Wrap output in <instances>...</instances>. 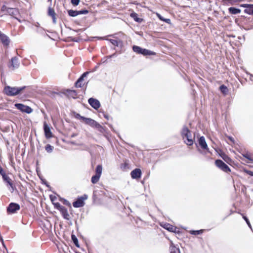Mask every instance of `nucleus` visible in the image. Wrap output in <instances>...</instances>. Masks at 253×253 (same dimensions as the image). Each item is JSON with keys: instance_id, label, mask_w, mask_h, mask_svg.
<instances>
[{"instance_id": "f257e3e1", "label": "nucleus", "mask_w": 253, "mask_h": 253, "mask_svg": "<svg viewBox=\"0 0 253 253\" xmlns=\"http://www.w3.org/2000/svg\"><path fill=\"white\" fill-rule=\"evenodd\" d=\"M181 135L185 144L191 146L193 144L194 136L192 135L191 131L186 126H184L181 131Z\"/></svg>"}, {"instance_id": "f03ea898", "label": "nucleus", "mask_w": 253, "mask_h": 253, "mask_svg": "<svg viewBox=\"0 0 253 253\" xmlns=\"http://www.w3.org/2000/svg\"><path fill=\"white\" fill-rule=\"evenodd\" d=\"M26 88V86H23L21 87H12L9 85H6L4 87L3 93L8 96H14L18 95Z\"/></svg>"}, {"instance_id": "7ed1b4c3", "label": "nucleus", "mask_w": 253, "mask_h": 253, "mask_svg": "<svg viewBox=\"0 0 253 253\" xmlns=\"http://www.w3.org/2000/svg\"><path fill=\"white\" fill-rule=\"evenodd\" d=\"M83 121L91 127L96 128L101 133H103L105 131L104 128L101 125L91 118L84 117Z\"/></svg>"}, {"instance_id": "20e7f679", "label": "nucleus", "mask_w": 253, "mask_h": 253, "mask_svg": "<svg viewBox=\"0 0 253 253\" xmlns=\"http://www.w3.org/2000/svg\"><path fill=\"white\" fill-rule=\"evenodd\" d=\"M83 121L91 127L96 128L101 133H103L105 131L104 128L101 125L91 118L84 117Z\"/></svg>"}, {"instance_id": "39448f33", "label": "nucleus", "mask_w": 253, "mask_h": 253, "mask_svg": "<svg viewBox=\"0 0 253 253\" xmlns=\"http://www.w3.org/2000/svg\"><path fill=\"white\" fill-rule=\"evenodd\" d=\"M133 51L137 54H142L143 55H155L156 53L145 48H142L137 45L132 46Z\"/></svg>"}, {"instance_id": "423d86ee", "label": "nucleus", "mask_w": 253, "mask_h": 253, "mask_svg": "<svg viewBox=\"0 0 253 253\" xmlns=\"http://www.w3.org/2000/svg\"><path fill=\"white\" fill-rule=\"evenodd\" d=\"M102 171V167L100 165L97 166L95 169V174L91 177V182L93 184L96 183L99 180Z\"/></svg>"}, {"instance_id": "0eeeda50", "label": "nucleus", "mask_w": 253, "mask_h": 253, "mask_svg": "<svg viewBox=\"0 0 253 253\" xmlns=\"http://www.w3.org/2000/svg\"><path fill=\"white\" fill-rule=\"evenodd\" d=\"M215 164L216 167L224 172H228L231 171L230 168L221 160H216Z\"/></svg>"}, {"instance_id": "6e6552de", "label": "nucleus", "mask_w": 253, "mask_h": 253, "mask_svg": "<svg viewBox=\"0 0 253 253\" xmlns=\"http://www.w3.org/2000/svg\"><path fill=\"white\" fill-rule=\"evenodd\" d=\"M15 107L22 112L30 114L32 112L33 109L29 106L25 105L21 103L15 104Z\"/></svg>"}, {"instance_id": "1a4fd4ad", "label": "nucleus", "mask_w": 253, "mask_h": 253, "mask_svg": "<svg viewBox=\"0 0 253 253\" xmlns=\"http://www.w3.org/2000/svg\"><path fill=\"white\" fill-rule=\"evenodd\" d=\"M20 209V205L17 203H11L7 207V212L9 213H15Z\"/></svg>"}, {"instance_id": "9d476101", "label": "nucleus", "mask_w": 253, "mask_h": 253, "mask_svg": "<svg viewBox=\"0 0 253 253\" xmlns=\"http://www.w3.org/2000/svg\"><path fill=\"white\" fill-rule=\"evenodd\" d=\"M87 198V196L84 195V196L78 198L77 200L73 203V206L75 208H80L84 206V200Z\"/></svg>"}, {"instance_id": "9b49d317", "label": "nucleus", "mask_w": 253, "mask_h": 253, "mask_svg": "<svg viewBox=\"0 0 253 253\" xmlns=\"http://www.w3.org/2000/svg\"><path fill=\"white\" fill-rule=\"evenodd\" d=\"M88 102L89 105L95 110H97L100 107V103L96 99L90 98L88 100Z\"/></svg>"}, {"instance_id": "f8f14e48", "label": "nucleus", "mask_w": 253, "mask_h": 253, "mask_svg": "<svg viewBox=\"0 0 253 253\" xmlns=\"http://www.w3.org/2000/svg\"><path fill=\"white\" fill-rule=\"evenodd\" d=\"M43 130L45 134V136L46 138H50L52 137V133L51 131L49 126L46 122L43 124Z\"/></svg>"}, {"instance_id": "ddd939ff", "label": "nucleus", "mask_w": 253, "mask_h": 253, "mask_svg": "<svg viewBox=\"0 0 253 253\" xmlns=\"http://www.w3.org/2000/svg\"><path fill=\"white\" fill-rule=\"evenodd\" d=\"M0 41L3 45L7 46L10 43L9 38L0 31Z\"/></svg>"}, {"instance_id": "4468645a", "label": "nucleus", "mask_w": 253, "mask_h": 253, "mask_svg": "<svg viewBox=\"0 0 253 253\" xmlns=\"http://www.w3.org/2000/svg\"><path fill=\"white\" fill-rule=\"evenodd\" d=\"M19 66V62L18 59L17 57H12L11 59V64L9 68H11L12 70L17 69Z\"/></svg>"}, {"instance_id": "2eb2a0df", "label": "nucleus", "mask_w": 253, "mask_h": 253, "mask_svg": "<svg viewBox=\"0 0 253 253\" xmlns=\"http://www.w3.org/2000/svg\"><path fill=\"white\" fill-rule=\"evenodd\" d=\"M141 170L139 169H135L130 173L131 176L133 179H137L140 178L141 176Z\"/></svg>"}, {"instance_id": "dca6fc26", "label": "nucleus", "mask_w": 253, "mask_h": 253, "mask_svg": "<svg viewBox=\"0 0 253 253\" xmlns=\"http://www.w3.org/2000/svg\"><path fill=\"white\" fill-rule=\"evenodd\" d=\"M199 144L203 149L207 150L208 152H209L207 144L204 136H201L200 137L199 139Z\"/></svg>"}, {"instance_id": "f3484780", "label": "nucleus", "mask_w": 253, "mask_h": 253, "mask_svg": "<svg viewBox=\"0 0 253 253\" xmlns=\"http://www.w3.org/2000/svg\"><path fill=\"white\" fill-rule=\"evenodd\" d=\"M7 13L18 20V18L16 17V16L18 15L19 13L18 9L15 8H10L9 9H8ZM18 21L20 22V20L19 19Z\"/></svg>"}, {"instance_id": "a211bd4d", "label": "nucleus", "mask_w": 253, "mask_h": 253, "mask_svg": "<svg viewBox=\"0 0 253 253\" xmlns=\"http://www.w3.org/2000/svg\"><path fill=\"white\" fill-rule=\"evenodd\" d=\"M64 94L68 97L76 98L77 95V92L74 90L67 89L64 92Z\"/></svg>"}, {"instance_id": "6ab92c4d", "label": "nucleus", "mask_w": 253, "mask_h": 253, "mask_svg": "<svg viewBox=\"0 0 253 253\" xmlns=\"http://www.w3.org/2000/svg\"><path fill=\"white\" fill-rule=\"evenodd\" d=\"M3 180L8 184L12 188V191L14 190V186L11 179L5 173H3L2 175Z\"/></svg>"}, {"instance_id": "aec40b11", "label": "nucleus", "mask_w": 253, "mask_h": 253, "mask_svg": "<svg viewBox=\"0 0 253 253\" xmlns=\"http://www.w3.org/2000/svg\"><path fill=\"white\" fill-rule=\"evenodd\" d=\"M59 211L61 213L62 215L63 216L64 219L69 220L70 215L68 213L67 209L65 207L63 206Z\"/></svg>"}, {"instance_id": "412c9836", "label": "nucleus", "mask_w": 253, "mask_h": 253, "mask_svg": "<svg viewBox=\"0 0 253 253\" xmlns=\"http://www.w3.org/2000/svg\"><path fill=\"white\" fill-rule=\"evenodd\" d=\"M163 227L167 229V230L169 231H170V232H175V229H176V227L169 224V223H165L164 224V225L163 226Z\"/></svg>"}, {"instance_id": "4be33fe9", "label": "nucleus", "mask_w": 253, "mask_h": 253, "mask_svg": "<svg viewBox=\"0 0 253 253\" xmlns=\"http://www.w3.org/2000/svg\"><path fill=\"white\" fill-rule=\"evenodd\" d=\"M169 249L170 253H180L179 249L176 247L172 242L171 243Z\"/></svg>"}, {"instance_id": "5701e85b", "label": "nucleus", "mask_w": 253, "mask_h": 253, "mask_svg": "<svg viewBox=\"0 0 253 253\" xmlns=\"http://www.w3.org/2000/svg\"><path fill=\"white\" fill-rule=\"evenodd\" d=\"M229 12L232 14H236L241 12V10L239 8L231 7L228 9Z\"/></svg>"}, {"instance_id": "b1692460", "label": "nucleus", "mask_w": 253, "mask_h": 253, "mask_svg": "<svg viewBox=\"0 0 253 253\" xmlns=\"http://www.w3.org/2000/svg\"><path fill=\"white\" fill-rule=\"evenodd\" d=\"M130 16L132 17L136 22L140 23L142 21V19L138 18V15L135 12H132L130 14Z\"/></svg>"}, {"instance_id": "393cba45", "label": "nucleus", "mask_w": 253, "mask_h": 253, "mask_svg": "<svg viewBox=\"0 0 253 253\" xmlns=\"http://www.w3.org/2000/svg\"><path fill=\"white\" fill-rule=\"evenodd\" d=\"M253 4H249V5L244 10V12L248 14L253 15Z\"/></svg>"}, {"instance_id": "a878e982", "label": "nucleus", "mask_w": 253, "mask_h": 253, "mask_svg": "<svg viewBox=\"0 0 253 253\" xmlns=\"http://www.w3.org/2000/svg\"><path fill=\"white\" fill-rule=\"evenodd\" d=\"M68 13L71 17H75L78 15V11L70 9L68 10Z\"/></svg>"}, {"instance_id": "bb28decb", "label": "nucleus", "mask_w": 253, "mask_h": 253, "mask_svg": "<svg viewBox=\"0 0 253 253\" xmlns=\"http://www.w3.org/2000/svg\"><path fill=\"white\" fill-rule=\"evenodd\" d=\"M84 78H83V77L81 76L75 83V86L76 87H82V84H81V82H82Z\"/></svg>"}, {"instance_id": "cd10ccee", "label": "nucleus", "mask_w": 253, "mask_h": 253, "mask_svg": "<svg viewBox=\"0 0 253 253\" xmlns=\"http://www.w3.org/2000/svg\"><path fill=\"white\" fill-rule=\"evenodd\" d=\"M71 239H72V240L74 244L75 245V246L77 247H79V244L78 240L77 238L76 237V236L74 234H72Z\"/></svg>"}, {"instance_id": "c85d7f7f", "label": "nucleus", "mask_w": 253, "mask_h": 253, "mask_svg": "<svg viewBox=\"0 0 253 253\" xmlns=\"http://www.w3.org/2000/svg\"><path fill=\"white\" fill-rule=\"evenodd\" d=\"M48 15L51 17H53L56 15L54 10L50 7H49L48 8Z\"/></svg>"}, {"instance_id": "c756f323", "label": "nucleus", "mask_w": 253, "mask_h": 253, "mask_svg": "<svg viewBox=\"0 0 253 253\" xmlns=\"http://www.w3.org/2000/svg\"><path fill=\"white\" fill-rule=\"evenodd\" d=\"M203 230H191L190 231V233L192 235H197L203 233Z\"/></svg>"}, {"instance_id": "7c9ffc66", "label": "nucleus", "mask_w": 253, "mask_h": 253, "mask_svg": "<svg viewBox=\"0 0 253 253\" xmlns=\"http://www.w3.org/2000/svg\"><path fill=\"white\" fill-rule=\"evenodd\" d=\"M242 155L244 158L247 159L251 163H253V159L251 157V156L249 153H246L243 154Z\"/></svg>"}, {"instance_id": "2f4dec72", "label": "nucleus", "mask_w": 253, "mask_h": 253, "mask_svg": "<svg viewBox=\"0 0 253 253\" xmlns=\"http://www.w3.org/2000/svg\"><path fill=\"white\" fill-rule=\"evenodd\" d=\"M45 150L48 153H51L53 149V147L50 144H47L45 147Z\"/></svg>"}, {"instance_id": "473e14b6", "label": "nucleus", "mask_w": 253, "mask_h": 253, "mask_svg": "<svg viewBox=\"0 0 253 253\" xmlns=\"http://www.w3.org/2000/svg\"><path fill=\"white\" fill-rule=\"evenodd\" d=\"M109 41L110 42L113 44L114 45H115L116 46H118L119 45V43L122 42L121 41L118 42L117 40H113V39H109Z\"/></svg>"}, {"instance_id": "72a5a7b5", "label": "nucleus", "mask_w": 253, "mask_h": 253, "mask_svg": "<svg viewBox=\"0 0 253 253\" xmlns=\"http://www.w3.org/2000/svg\"><path fill=\"white\" fill-rule=\"evenodd\" d=\"M220 89L221 91L224 94L226 93L228 91L227 87L224 84H222L220 86Z\"/></svg>"}, {"instance_id": "f704fd0d", "label": "nucleus", "mask_w": 253, "mask_h": 253, "mask_svg": "<svg viewBox=\"0 0 253 253\" xmlns=\"http://www.w3.org/2000/svg\"><path fill=\"white\" fill-rule=\"evenodd\" d=\"M60 201L63 202V204H64V205H65L66 206L71 207V204L67 200H66V199H65L64 198H60Z\"/></svg>"}, {"instance_id": "c9c22d12", "label": "nucleus", "mask_w": 253, "mask_h": 253, "mask_svg": "<svg viewBox=\"0 0 253 253\" xmlns=\"http://www.w3.org/2000/svg\"><path fill=\"white\" fill-rule=\"evenodd\" d=\"M53 204L54 205V208L60 211L61 208L63 207V206H61L59 203H53Z\"/></svg>"}, {"instance_id": "e433bc0d", "label": "nucleus", "mask_w": 253, "mask_h": 253, "mask_svg": "<svg viewBox=\"0 0 253 253\" xmlns=\"http://www.w3.org/2000/svg\"><path fill=\"white\" fill-rule=\"evenodd\" d=\"M89 12L88 10L86 9H83L81 10L78 11V15L80 14H86Z\"/></svg>"}, {"instance_id": "4c0bfd02", "label": "nucleus", "mask_w": 253, "mask_h": 253, "mask_svg": "<svg viewBox=\"0 0 253 253\" xmlns=\"http://www.w3.org/2000/svg\"><path fill=\"white\" fill-rule=\"evenodd\" d=\"M243 218L246 221V222L247 224H248V225L249 226V227L252 229L251 224L248 218L246 216H244V215H243Z\"/></svg>"}, {"instance_id": "58836bf2", "label": "nucleus", "mask_w": 253, "mask_h": 253, "mask_svg": "<svg viewBox=\"0 0 253 253\" xmlns=\"http://www.w3.org/2000/svg\"><path fill=\"white\" fill-rule=\"evenodd\" d=\"M75 118H77V119H80L81 120H83L84 117H83V116H82L80 115V114H78V113H76L75 115Z\"/></svg>"}, {"instance_id": "ea45409f", "label": "nucleus", "mask_w": 253, "mask_h": 253, "mask_svg": "<svg viewBox=\"0 0 253 253\" xmlns=\"http://www.w3.org/2000/svg\"><path fill=\"white\" fill-rule=\"evenodd\" d=\"M49 198L52 203H54V201L57 200V197L54 195H50Z\"/></svg>"}, {"instance_id": "a19ab883", "label": "nucleus", "mask_w": 253, "mask_h": 253, "mask_svg": "<svg viewBox=\"0 0 253 253\" xmlns=\"http://www.w3.org/2000/svg\"><path fill=\"white\" fill-rule=\"evenodd\" d=\"M80 0H71V3L73 5L77 6L79 4Z\"/></svg>"}, {"instance_id": "79ce46f5", "label": "nucleus", "mask_w": 253, "mask_h": 253, "mask_svg": "<svg viewBox=\"0 0 253 253\" xmlns=\"http://www.w3.org/2000/svg\"><path fill=\"white\" fill-rule=\"evenodd\" d=\"M10 7H7L5 5H3L1 8V10L2 11H6L7 13L8 12V9H9Z\"/></svg>"}, {"instance_id": "37998d69", "label": "nucleus", "mask_w": 253, "mask_h": 253, "mask_svg": "<svg viewBox=\"0 0 253 253\" xmlns=\"http://www.w3.org/2000/svg\"><path fill=\"white\" fill-rule=\"evenodd\" d=\"M243 0H228L231 4H233L235 3L242 1Z\"/></svg>"}, {"instance_id": "c03bdc74", "label": "nucleus", "mask_w": 253, "mask_h": 253, "mask_svg": "<svg viewBox=\"0 0 253 253\" xmlns=\"http://www.w3.org/2000/svg\"><path fill=\"white\" fill-rule=\"evenodd\" d=\"M245 171L246 173H247L249 175L253 176V171H252L251 170H245Z\"/></svg>"}, {"instance_id": "a18cd8bd", "label": "nucleus", "mask_w": 253, "mask_h": 253, "mask_svg": "<svg viewBox=\"0 0 253 253\" xmlns=\"http://www.w3.org/2000/svg\"><path fill=\"white\" fill-rule=\"evenodd\" d=\"M158 15H159V17L160 19H161V20H162L163 21H166V22H167L168 23L170 22V19H162V18L160 16V15L159 14Z\"/></svg>"}, {"instance_id": "49530a36", "label": "nucleus", "mask_w": 253, "mask_h": 253, "mask_svg": "<svg viewBox=\"0 0 253 253\" xmlns=\"http://www.w3.org/2000/svg\"><path fill=\"white\" fill-rule=\"evenodd\" d=\"M88 74V72H85L82 75L81 77H83V78L84 79V78Z\"/></svg>"}, {"instance_id": "de8ad7c7", "label": "nucleus", "mask_w": 253, "mask_h": 253, "mask_svg": "<svg viewBox=\"0 0 253 253\" xmlns=\"http://www.w3.org/2000/svg\"><path fill=\"white\" fill-rule=\"evenodd\" d=\"M126 165H127V164L126 163L122 164L121 166V168L122 169H125Z\"/></svg>"}, {"instance_id": "09e8293b", "label": "nucleus", "mask_w": 253, "mask_h": 253, "mask_svg": "<svg viewBox=\"0 0 253 253\" xmlns=\"http://www.w3.org/2000/svg\"><path fill=\"white\" fill-rule=\"evenodd\" d=\"M250 4H242L240 5V6L245 7L247 8V7Z\"/></svg>"}, {"instance_id": "8fccbe9b", "label": "nucleus", "mask_w": 253, "mask_h": 253, "mask_svg": "<svg viewBox=\"0 0 253 253\" xmlns=\"http://www.w3.org/2000/svg\"><path fill=\"white\" fill-rule=\"evenodd\" d=\"M52 18V21H53V22L54 23H56V17H55V15L53 17H51Z\"/></svg>"}, {"instance_id": "3c124183", "label": "nucleus", "mask_w": 253, "mask_h": 253, "mask_svg": "<svg viewBox=\"0 0 253 253\" xmlns=\"http://www.w3.org/2000/svg\"><path fill=\"white\" fill-rule=\"evenodd\" d=\"M104 117L105 118H106V119L108 120L109 119V116L108 115H106V114H104Z\"/></svg>"}, {"instance_id": "603ef678", "label": "nucleus", "mask_w": 253, "mask_h": 253, "mask_svg": "<svg viewBox=\"0 0 253 253\" xmlns=\"http://www.w3.org/2000/svg\"><path fill=\"white\" fill-rule=\"evenodd\" d=\"M116 53H114V54H112V55H110L108 57H109V58H112V57H114V56H116Z\"/></svg>"}, {"instance_id": "864d4df0", "label": "nucleus", "mask_w": 253, "mask_h": 253, "mask_svg": "<svg viewBox=\"0 0 253 253\" xmlns=\"http://www.w3.org/2000/svg\"><path fill=\"white\" fill-rule=\"evenodd\" d=\"M229 138L231 141L233 142V139L231 137H229Z\"/></svg>"}, {"instance_id": "5fc2aeb1", "label": "nucleus", "mask_w": 253, "mask_h": 253, "mask_svg": "<svg viewBox=\"0 0 253 253\" xmlns=\"http://www.w3.org/2000/svg\"><path fill=\"white\" fill-rule=\"evenodd\" d=\"M100 39H105V40H107L105 37H102V38H100Z\"/></svg>"}, {"instance_id": "6e6d98bb", "label": "nucleus", "mask_w": 253, "mask_h": 253, "mask_svg": "<svg viewBox=\"0 0 253 253\" xmlns=\"http://www.w3.org/2000/svg\"><path fill=\"white\" fill-rule=\"evenodd\" d=\"M40 24L39 23H37V24L36 25V26L38 27L39 26Z\"/></svg>"}]
</instances>
